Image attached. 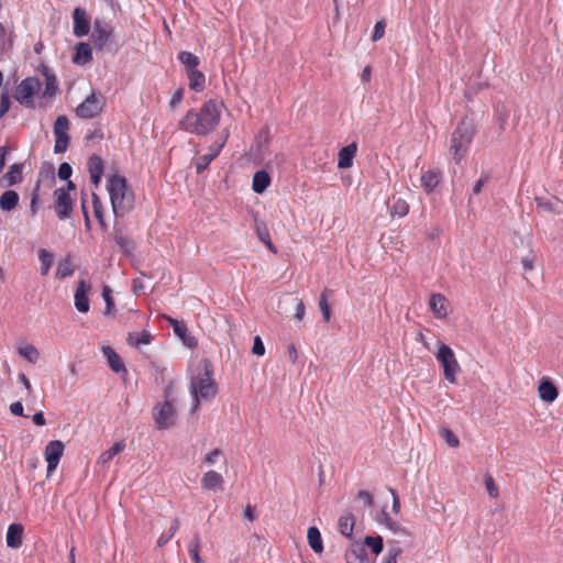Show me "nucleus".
<instances>
[{
	"label": "nucleus",
	"instance_id": "obj_1",
	"mask_svg": "<svg viewBox=\"0 0 563 563\" xmlns=\"http://www.w3.org/2000/svg\"><path fill=\"white\" fill-rule=\"evenodd\" d=\"M224 103L222 101L210 99L206 101L200 110H189L178 122L180 130L197 135L211 133L218 126Z\"/></svg>",
	"mask_w": 563,
	"mask_h": 563
},
{
	"label": "nucleus",
	"instance_id": "obj_2",
	"mask_svg": "<svg viewBox=\"0 0 563 563\" xmlns=\"http://www.w3.org/2000/svg\"><path fill=\"white\" fill-rule=\"evenodd\" d=\"M107 190L115 218L123 217L133 208L134 194L124 176L120 174L111 175L107 180Z\"/></svg>",
	"mask_w": 563,
	"mask_h": 563
},
{
	"label": "nucleus",
	"instance_id": "obj_3",
	"mask_svg": "<svg viewBox=\"0 0 563 563\" xmlns=\"http://www.w3.org/2000/svg\"><path fill=\"white\" fill-rule=\"evenodd\" d=\"M212 374L213 369L211 363L205 361L202 372L191 379L189 387L192 396L191 412L198 410L200 400H211L218 394V385Z\"/></svg>",
	"mask_w": 563,
	"mask_h": 563
},
{
	"label": "nucleus",
	"instance_id": "obj_4",
	"mask_svg": "<svg viewBox=\"0 0 563 563\" xmlns=\"http://www.w3.org/2000/svg\"><path fill=\"white\" fill-rule=\"evenodd\" d=\"M474 135V124L466 119L461 120L451 135L449 148L456 164H460L466 156Z\"/></svg>",
	"mask_w": 563,
	"mask_h": 563
},
{
	"label": "nucleus",
	"instance_id": "obj_5",
	"mask_svg": "<svg viewBox=\"0 0 563 563\" xmlns=\"http://www.w3.org/2000/svg\"><path fill=\"white\" fill-rule=\"evenodd\" d=\"M435 357L443 368L445 379L451 384H456V376L461 372V366L453 350L449 345L439 341Z\"/></svg>",
	"mask_w": 563,
	"mask_h": 563
},
{
	"label": "nucleus",
	"instance_id": "obj_6",
	"mask_svg": "<svg viewBox=\"0 0 563 563\" xmlns=\"http://www.w3.org/2000/svg\"><path fill=\"white\" fill-rule=\"evenodd\" d=\"M170 386L165 388V401L153 408V418L159 430L170 428L176 421V410L170 399Z\"/></svg>",
	"mask_w": 563,
	"mask_h": 563
},
{
	"label": "nucleus",
	"instance_id": "obj_7",
	"mask_svg": "<svg viewBox=\"0 0 563 563\" xmlns=\"http://www.w3.org/2000/svg\"><path fill=\"white\" fill-rule=\"evenodd\" d=\"M41 87L42 84L38 78L27 77L18 85L14 98L20 104L32 108L34 106L33 97L40 91Z\"/></svg>",
	"mask_w": 563,
	"mask_h": 563
},
{
	"label": "nucleus",
	"instance_id": "obj_8",
	"mask_svg": "<svg viewBox=\"0 0 563 563\" xmlns=\"http://www.w3.org/2000/svg\"><path fill=\"white\" fill-rule=\"evenodd\" d=\"M113 33V29L104 20L96 19L92 25V33L90 35L91 43L93 48L98 52L103 51L104 46L109 42L111 35Z\"/></svg>",
	"mask_w": 563,
	"mask_h": 563
},
{
	"label": "nucleus",
	"instance_id": "obj_9",
	"mask_svg": "<svg viewBox=\"0 0 563 563\" xmlns=\"http://www.w3.org/2000/svg\"><path fill=\"white\" fill-rule=\"evenodd\" d=\"M102 109V97H98L95 92H92L80 104H78L76 108V114L81 119H92L99 115Z\"/></svg>",
	"mask_w": 563,
	"mask_h": 563
},
{
	"label": "nucleus",
	"instance_id": "obj_10",
	"mask_svg": "<svg viewBox=\"0 0 563 563\" xmlns=\"http://www.w3.org/2000/svg\"><path fill=\"white\" fill-rule=\"evenodd\" d=\"M69 121L65 115H59L54 123L55 145L54 152L56 154L64 153L69 143Z\"/></svg>",
	"mask_w": 563,
	"mask_h": 563
},
{
	"label": "nucleus",
	"instance_id": "obj_11",
	"mask_svg": "<svg viewBox=\"0 0 563 563\" xmlns=\"http://www.w3.org/2000/svg\"><path fill=\"white\" fill-rule=\"evenodd\" d=\"M64 450L65 445L60 440H53L46 444L44 455L47 462V476L57 468Z\"/></svg>",
	"mask_w": 563,
	"mask_h": 563
},
{
	"label": "nucleus",
	"instance_id": "obj_12",
	"mask_svg": "<svg viewBox=\"0 0 563 563\" xmlns=\"http://www.w3.org/2000/svg\"><path fill=\"white\" fill-rule=\"evenodd\" d=\"M55 196V203L54 208L55 211L60 220H65L70 217V213L73 211V201L67 190L63 188H58L54 192Z\"/></svg>",
	"mask_w": 563,
	"mask_h": 563
},
{
	"label": "nucleus",
	"instance_id": "obj_13",
	"mask_svg": "<svg viewBox=\"0 0 563 563\" xmlns=\"http://www.w3.org/2000/svg\"><path fill=\"white\" fill-rule=\"evenodd\" d=\"M91 286L86 280L80 279L77 283V288L75 291V307L79 312L87 313L89 311V299L88 292L90 291Z\"/></svg>",
	"mask_w": 563,
	"mask_h": 563
},
{
	"label": "nucleus",
	"instance_id": "obj_14",
	"mask_svg": "<svg viewBox=\"0 0 563 563\" xmlns=\"http://www.w3.org/2000/svg\"><path fill=\"white\" fill-rule=\"evenodd\" d=\"M87 168L90 181L95 187H99L104 170V163L99 155H91L87 162Z\"/></svg>",
	"mask_w": 563,
	"mask_h": 563
},
{
	"label": "nucleus",
	"instance_id": "obj_15",
	"mask_svg": "<svg viewBox=\"0 0 563 563\" xmlns=\"http://www.w3.org/2000/svg\"><path fill=\"white\" fill-rule=\"evenodd\" d=\"M538 394L542 401L551 404L558 398L559 390L550 377L543 376L539 382Z\"/></svg>",
	"mask_w": 563,
	"mask_h": 563
},
{
	"label": "nucleus",
	"instance_id": "obj_16",
	"mask_svg": "<svg viewBox=\"0 0 563 563\" xmlns=\"http://www.w3.org/2000/svg\"><path fill=\"white\" fill-rule=\"evenodd\" d=\"M429 306L435 318L444 319L449 314V301L442 294H432Z\"/></svg>",
	"mask_w": 563,
	"mask_h": 563
},
{
	"label": "nucleus",
	"instance_id": "obj_17",
	"mask_svg": "<svg viewBox=\"0 0 563 563\" xmlns=\"http://www.w3.org/2000/svg\"><path fill=\"white\" fill-rule=\"evenodd\" d=\"M74 34L77 37L86 36L89 33L90 25L87 19L86 11L81 8H76L73 12Z\"/></svg>",
	"mask_w": 563,
	"mask_h": 563
},
{
	"label": "nucleus",
	"instance_id": "obj_18",
	"mask_svg": "<svg viewBox=\"0 0 563 563\" xmlns=\"http://www.w3.org/2000/svg\"><path fill=\"white\" fill-rule=\"evenodd\" d=\"M227 139H228V135L225 136V139L223 140V142L221 144L211 146L209 148L210 152L208 154H203L198 157V159L196 162L197 174L203 173L208 168L210 163L220 154L222 147L224 146V144L227 142Z\"/></svg>",
	"mask_w": 563,
	"mask_h": 563
},
{
	"label": "nucleus",
	"instance_id": "obj_19",
	"mask_svg": "<svg viewBox=\"0 0 563 563\" xmlns=\"http://www.w3.org/2000/svg\"><path fill=\"white\" fill-rule=\"evenodd\" d=\"M356 143H351L342 147L338 154V167L341 169L350 168L353 165V159L356 155Z\"/></svg>",
	"mask_w": 563,
	"mask_h": 563
},
{
	"label": "nucleus",
	"instance_id": "obj_20",
	"mask_svg": "<svg viewBox=\"0 0 563 563\" xmlns=\"http://www.w3.org/2000/svg\"><path fill=\"white\" fill-rule=\"evenodd\" d=\"M441 178L442 175L439 169H428L421 175V187L429 194L440 184Z\"/></svg>",
	"mask_w": 563,
	"mask_h": 563
},
{
	"label": "nucleus",
	"instance_id": "obj_21",
	"mask_svg": "<svg viewBox=\"0 0 563 563\" xmlns=\"http://www.w3.org/2000/svg\"><path fill=\"white\" fill-rule=\"evenodd\" d=\"M223 483V476L216 471H208L201 477V486L206 490L222 488Z\"/></svg>",
	"mask_w": 563,
	"mask_h": 563
},
{
	"label": "nucleus",
	"instance_id": "obj_22",
	"mask_svg": "<svg viewBox=\"0 0 563 563\" xmlns=\"http://www.w3.org/2000/svg\"><path fill=\"white\" fill-rule=\"evenodd\" d=\"M23 527L20 523H11L7 531V545L18 549L22 544Z\"/></svg>",
	"mask_w": 563,
	"mask_h": 563
},
{
	"label": "nucleus",
	"instance_id": "obj_23",
	"mask_svg": "<svg viewBox=\"0 0 563 563\" xmlns=\"http://www.w3.org/2000/svg\"><path fill=\"white\" fill-rule=\"evenodd\" d=\"M103 355L107 357L109 367L114 373L126 372L125 366L122 362L120 355L110 346H104L102 349Z\"/></svg>",
	"mask_w": 563,
	"mask_h": 563
},
{
	"label": "nucleus",
	"instance_id": "obj_24",
	"mask_svg": "<svg viewBox=\"0 0 563 563\" xmlns=\"http://www.w3.org/2000/svg\"><path fill=\"white\" fill-rule=\"evenodd\" d=\"M92 60V49L88 43H78L74 62L79 65L88 64Z\"/></svg>",
	"mask_w": 563,
	"mask_h": 563
},
{
	"label": "nucleus",
	"instance_id": "obj_25",
	"mask_svg": "<svg viewBox=\"0 0 563 563\" xmlns=\"http://www.w3.org/2000/svg\"><path fill=\"white\" fill-rule=\"evenodd\" d=\"M188 80H189V88L194 91L200 92L206 87V76L196 69L187 71Z\"/></svg>",
	"mask_w": 563,
	"mask_h": 563
},
{
	"label": "nucleus",
	"instance_id": "obj_26",
	"mask_svg": "<svg viewBox=\"0 0 563 563\" xmlns=\"http://www.w3.org/2000/svg\"><path fill=\"white\" fill-rule=\"evenodd\" d=\"M271 184V177L265 170H258L253 176L252 189L256 194L264 192Z\"/></svg>",
	"mask_w": 563,
	"mask_h": 563
},
{
	"label": "nucleus",
	"instance_id": "obj_27",
	"mask_svg": "<svg viewBox=\"0 0 563 563\" xmlns=\"http://www.w3.org/2000/svg\"><path fill=\"white\" fill-rule=\"evenodd\" d=\"M19 203V195L14 190H7L0 197V208L3 211L13 210Z\"/></svg>",
	"mask_w": 563,
	"mask_h": 563
},
{
	"label": "nucleus",
	"instance_id": "obj_28",
	"mask_svg": "<svg viewBox=\"0 0 563 563\" xmlns=\"http://www.w3.org/2000/svg\"><path fill=\"white\" fill-rule=\"evenodd\" d=\"M307 539L310 548L316 553H321L323 551V542L320 534V531L317 527H310L307 532Z\"/></svg>",
	"mask_w": 563,
	"mask_h": 563
},
{
	"label": "nucleus",
	"instance_id": "obj_29",
	"mask_svg": "<svg viewBox=\"0 0 563 563\" xmlns=\"http://www.w3.org/2000/svg\"><path fill=\"white\" fill-rule=\"evenodd\" d=\"M18 353L32 364L37 363L40 358V352L33 344L24 343L19 345Z\"/></svg>",
	"mask_w": 563,
	"mask_h": 563
},
{
	"label": "nucleus",
	"instance_id": "obj_30",
	"mask_svg": "<svg viewBox=\"0 0 563 563\" xmlns=\"http://www.w3.org/2000/svg\"><path fill=\"white\" fill-rule=\"evenodd\" d=\"M7 184L5 186H13L22 181V165L13 164L2 178Z\"/></svg>",
	"mask_w": 563,
	"mask_h": 563
},
{
	"label": "nucleus",
	"instance_id": "obj_31",
	"mask_svg": "<svg viewBox=\"0 0 563 563\" xmlns=\"http://www.w3.org/2000/svg\"><path fill=\"white\" fill-rule=\"evenodd\" d=\"M92 207H93V214L100 224V229L102 231H107L108 224L103 217L104 208L102 206L100 198L98 197V195L96 192H92Z\"/></svg>",
	"mask_w": 563,
	"mask_h": 563
},
{
	"label": "nucleus",
	"instance_id": "obj_32",
	"mask_svg": "<svg viewBox=\"0 0 563 563\" xmlns=\"http://www.w3.org/2000/svg\"><path fill=\"white\" fill-rule=\"evenodd\" d=\"M125 448L124 441L115 442L112 448L109 450L102 452L100 456L98 457L99 464H107L109 463L117 454L121 453Z\"/></svg>",
	"mask_w": 563,
	"mask_h": 563
},
{
	"label": "nucleus",
	"instance_id": "obj_33",
	"mask_svg": "<svg viewBox=\"0 0 563 563\" xmlns=\"http://www.w3.org/2000/svg\"><path fill=\"white\" fill-rule=\"evenodd\" d=\"M13 45V33L8 32L4 24L0 22V55L11 49Z\"/></svg>",
	"mask_w": 563,
	"mask_h": 563
},
{
	"label": "nucleus",
	"instance_id": "obj_34",
	"mask_svg": "<svg viewBox=\"0 0 563 563\" xmlns=\"http://www.w3.org/2000/svg\"><path fill=\"white\" fill-rule=\"evenodd\" d=\"M178 60L186 67L187 71L196 69L200 64L199 58L187 51H183L178 54Z\"/></svg>",
	"mask_w": 563,
	"mask_h": 563
},
{
	"label": "nucleus",
	"instance_id": "obj_35",
	"mask_svg": "<svg viewBox=\"0 0 563 563\" xmlns=\"http://www.w3.org/2000/svg\"><path fill=\"white\" fill-rule=\"evenodd\" d=\"M332 295V290L324 289L319 297V308L322 312L325 322L331 320V309L329 305V297Z\"/></svg>",
	"mask_w": 563,
	"mask_h": 563
},
{
	"label": "nucleus",
	"instance_id": "obj_36",
	"mask_svg": "<svg viewBox=\"0 0 563 563\" xmlns=\"http://www.w3.org/2000/svg\"><path fill=\"white\" fill-rule=\"evenodd\" d=\"M355 518L353 515L349 514L342 516L339 519V529L340 532L345 537H351L354 531Z\"/></svg>",
	"mask_w": 563,
	"mask_h": 563
},
{
	"label": "nucleus",
	"instance_id": "obj_37",
	"mask_svg": "<svg viewBox=\"0 0 563 563\" xmlns=\"http://www.w3.org/2000/svg\"><path fill=\"white\" fill-rule=\"evenodd\" d=\"M38 260L41 262V275L46 276L53 265V254L45 249H40Z\"/></svg>",
	"mask_w": 563,
	"mask_h": 563
},
{
	"label": "nucleus",
	"instance_id": "obj_38",
	"mask_svg": "<svg viewBox=\"0 0 563 563\" xmlns=\"http://www.w3.org/2000/svg\"><path fill=\"white\" fill-rule=\"evenodd\" d=\"M114 241L124 253H131L134 249L133 242L120 229H114Z\"/></svg>",
	"mask_w": 563,
	"mask_h": 563
},
{
	"label": "nucleus",
	"instance_id": "obj_39",
	"mask_svg": "<svg viewBox=\"0 0 563 563\" xmlns=\"http://www.w3.org/2000/svg\"><path fill=\"white\" fill-rule=\"evenodd\" d=\"M75 272V267L70 257H65L58 263L56 276L58 278H66L71 276Z\"/></svg>",
	"mask_w": 563,
	"mask_h": 563
},
{
	"label": "nucleus",
	"instance_id": "obj_40",
	"mask_svg": "<svg viewBox=\"0 0 563 563\" xmlns=\"http://www.w3.org/2000/svg\"><path fill=\"white\" fill-rule=\"evenodd\" d=\"M179 529V519L176 517L174 518L170 528L167 532H163L159 538L157 539V547L162 548L164 547L178 531Z\"/></svg>",
	"mask_w": 563,
	"mask_h": 563
},
{
	"label": "nucleus",
	"instance_id": "obj_41",
	"mask_svg": "<svg viewBox=\"0 0 563 563\" xmlns=\"http://www.w3.org/2000/svg\"><path fill=\"white\" fill-rule=\"evenodd\" d=\"M346 563H366L363 549H351L345 553Z\"/></svg>",
	"mask_w": 563,
	"mask_h": 563
},
{
	"label": "nucleus",
	"instance_id": "obj_42",
	"mask_svg": "<svg viewBox=\"0 0 563 563\" xmlns=\"http://www.w3.org/2000/svg\"><path fill=\"white\" fill-rule=\"evenodd\" d=\"M199 551H200V538L198 534H196L188 547L189 555L195 563H203L201 558L199 556Z\"/></svg>",
	"mask_w": 563,
	"mask_h": 563
},
{
	"label": "nucleus",
	"instance_id": "obj_43",
	"mask_svg": "<svg viewBox=\"0 0 563 563\" xmlns=\"http://www.w3.org/2000/svg\"><path fill=\"white\" fill-rule=\"evenodd\" d=\"M364 543L372 550L373 553L376 555L379 554L383 551L384 544H383V538L377 537H371L367 536L364 540Z\"/></svg>",
	"mask_w": 563,
	"mask_h": 563
},
{
	"label": "nucleus",
	"instance_id": "obj_44",
	"mask_svg": "<svg viewBox=\"0 0 563 563\" xmlns=\"http://www.w3.org/2000/svg\"><path fill=\"white\" fill-rule=\"evenodd\" d=\"M256 233L258 239L268 247L269 251L276 253L277 250L271 240V234L266 227H257Z\"/></svg>",
	"mask_w": 563,
	"mask_h": 563
},
{
	"label": "nucleus",
	"instance_id": "obj_45",
	"mask_svg": "<svg viewBox=\"0 0 563 563\" xmlns=\"http://www.w3.org/2000/svg\"><path fill=\"white\" fill-rule=\"evenodd\" d=\"M151 335L146 331H143L141 333H132L129 335V343L133 346H139L141 344H148L150 343Z\"/></svg>",
	"mask_w": 563,
	"mask_h": 563
},
{
	"label": "nucleus",
	"instance_id": "obj_46",
	"mask_svg": "<svg viewBox=\"0 0 563 563\" xmlns=\"http://www.w3.org/2000/svg\"><path fill=\"white\" fill-rule=\"evenodd\" d=\"M111 288L109 286H103L102 288V298L106 301V311L104 314L109 316L113 313L114 310V301L111 296Z\"/></svg>",
	"mask_w": 563,
	"mask_h": 563
},
{
	"label": "nucleus",
	"instance_id": "obj_47",
	"mask_svg": "<svg viewBox=\"0 0 563 563\" xmlns=\"http://www.w3.org/2000/svg\"><path fill=\"white\" fill-rule=\"evenodd\" d=\"M409 212L408 203L402 199H397L391 207V214L398 217H405Z\"/></svg>",
	"mask_w": 563,
	"mask_h": 563
},
{
	"label": "nucleus",
	"instance_id": "obj_48",
	"mask_svg": "<svg viewBox=\"0 0 563 563\" xmlns=\"http://www.w3.org/2000/svg\"><path fill=\"white\" fill-rule=\"evenodd\" d=\"M402 550L398 545H393L388 549L386 556L383 560V563H397L398 558L401 555Z\"/></svg>",
	"mask_w": 563,
	"mask_h": 563
},
{
	"label": "nucleus",
	"instance_id": "obj_49",
	"mask_svg": "<svg viewBox=\"0 0 563 563\" xmlns=\"http://www.w3.org/2000/svg\"><path fill=\"white\" fill-rule=\"evenodd\" d=\"M441 435L445 440V442L449 446L457 448L460 445L459 438L450 429H442Z\"/></svg>",
	"mask_w": 563,
	"mask_h": 563
},
{
	"label": "nucleus",
	"instance_id": "obj_50",
	"mask_svg": "<svg viewBox=\"0 0 563 563\" xmlns=\"http://www.w3.org/2000/svg\"><path fill=\"white\" fill-rule=\"evenodd\" d=\"M485 486H486L488 495L492 498H497L499 496L498 487L495 484L494 478L489 474L485 475Z\"/></svg>",
	"mask_w": 563,
	"mask_h": 563
},
{
	"label": "nucleus",
	"instance_id": "obj_51",
	"mask_svg": "<svg viewBox=\"0 0 563 563\" xmlns=\"http://www.w3.org/2000/svg\"><path fill=\"white\" fill-rule=\"evenodd\" d=\"M56 90H57V84H56L55 77L47 76L43 97H53L56 93Z\"/></svg>",
	"mask_w": 563,
	"mask_h": 563
},
{
	"label": "nucleus",
	"instance_id": "obj_52",
	"mask_svg": "<svg viewBox=\"0 0 563 563\" xmlns=\"http://www.w3.org/2000/svg\"><path fill=\"white\" fill-rule=\"evenodd\" d=\"M536 205L539 210H542L545 212H554L555 211L552 201H550L548 199L537 197Z\"/></svg>",
	"mask_w": 563,
	"mask_h": 563
},
{
	"label": "nucleus",
	"instance_id": "obj_53",
	"mask_svg": "<svg viewBox=\"0 0 563 563\" xmlns=\"http://www.w3.org/2000/svg\"><path fill=\"white\" fill-rule=\"evenodd\" d=\"M385 27H386V24H385L384 21L376 22V24L374 26V32H373V35H372V41L373 42H377L378 40H380L384 36Z\"/></svg>",
	"mask_w": 563,
	"mask_h": 563
},
{
	"label": "nucleus",
	"instance_id": "obj_54",
	"mask_svg": "<svg viewBox=\"0 0 563 563\" xmlns=\"http://www.w3.org/2000/svg\"><path fill=\"white\" fill-rule=\"evenodd\" d=\"M358 500H362L365 507H372L374 504V497L367 490H360L356 495Z\"/></svg>",
	"mask_w": 563,
	"mask_h": 563
},
{
	"label": "nucleus",
	"instance_id": "obj_55",
	"mask_svg": "<svg viewBox=\"0 0 563 563\" xmlns=\"http://www.w3.org/2000/svg\"><path fill=\"white\" fill-rule=\"evenodd\" d=\"M183 99H184V89L179 88L172 96V98L169 100V108L170 109L177 108L181 103Z\"/></svg>",
	"mask_w": 563,
	"mask_h": 563
},
{
	"label": "nucleus",
	"instance_id": "obj_56",
	"mask_svg": "<svg viewBox=\"0 0 563 563\" xmlns=\"http://www.w3.org/2000/svg\"><path fill=\"white\" fill-rule=\"evenodd\" d=\"M73 168L68 163H62L58 167V177L63 180H68L71 176Z\"/></svg>",
	"mask_w": 563,
	"mask_h": 563
},
{
	"label": "nucleus",
	"instance_id": "obj_57",
	"mask_svg": "<svg viewBox=\"0 0 563 563\" xmlns=\"http://www.w3.org/2000/svg\"><path fill=\"white\" fill-rule=\"evenodd\" d=\"M252 352H253V354H255L257 356H263L265 354L264 343H263L262 339L258 335H256L254 338V344H253V347H252Z\"/></svg>",
	"mask_w": 563,
	"mask_h": 563
},
{
	"label": "nucleus",
	"instance_id": "obj_58",
	"mask_svg": "<svg viewBox=\"0 0 563 563\" xmlns=\"http://www.w3.org/2000/svg\"><path fill=\"white\" fill-rule=\"evenodd\" d=\"M11 106L10 98L7 93H1L0 96V117L4 115Z\"/></svg>",
	"mask_w": 563,
	"mask_h": 563
},
{
	"label": "nucleus",
	"instance_id": "obj_59",
	"mask_svg": "<svg viewBox=\"0 0 563 563\" xmlns=\"http://www.w3.org/2000/svg\"><path fill=\"white\" fill-rule=\"evenodd\" d=\"M222 454L221 450L214 449L210 453H208L203 463L207 465H212L217 462V459Z\"/></svg>",
	"mask_w": 563,
	"mask_h": 563
},
{
	"label": "nucleus",
	"instance_id": "obj_60",
	"mask_svg": "<svg viewBox=\"0 0 563 563\" xmlns=\"http://www.w3.org/2000/svg\"><path fill=\"white\" fill-rule=\"evenodd\" d=\"M390 495L393 496V511L395 514H398L400 511V500L396 493V490L393 487L387 488Z\"/></svg>",
	"mask_w": 563,
	"mask_h": 563
},
{
	"label": "nucleus",
	"instance_id": "obj_61",
	"mask_svg": "<svg viewBox=\"0 0 563 563\" xmlns=\"http://www.w3.org/2000/svg\"><path fill=\"white\" fill-rule=\"evenodd\" d=\"M306 313V307L302 300H299L295 309V319L301 321Z\"/></svg>",
	"mask_w": 563,
	"mask_h": 563
},
{
	"label": "nucleus",
	"instance_id": "obj_62",
	"mask_svg": "<svg viewBox=\"0 0 563 563\" xmlns=\"http://www.w3.org/2000/svg\"><path fill=\"white\" fill-rule=\"evenodd\" d=\"M488 181V175L483 174L481 178L475 183L473 187V194L478 195L482 191L483 186Z\"/></svg>",
	"mask_w": 563,
	"mask_h": 563
},
{
	"label": "nucleus",
	"instance_id": "obj_63",
	"mask_svg": "<svg viewBox=\"0 0 563 563\" xmlns=\"http://www.w3.org/2000/svg\"><path fill=\"white\" fill-rule=\"evenodd\" d=\"M23 410H24V409H23V405H22V402H20V401H15V402H12V404L10 405V411H11V413H12V415H14V416H21V417H23V416H24Z\"/></svg>",
	"mask_w": 563,
	"mask_h": 563
},
{
	"label": "nucleus",
	"instance_id": "obj_64",
	"mask_svg": "<svg viewBox=\"0 0 563 563\" xmlns=\"http://www.w3.org/2000/svg\"><path fill=\"white\" fill-rule=\"evenodd\" d=\"M172 322L174 324L175 333L183 338L187 331L186 325L184 323H179L178 321H175V320H172Z\"/></svg>",
	"mask_w": 563,
	"mask_h": 563
}]
</instances>
